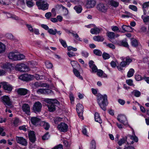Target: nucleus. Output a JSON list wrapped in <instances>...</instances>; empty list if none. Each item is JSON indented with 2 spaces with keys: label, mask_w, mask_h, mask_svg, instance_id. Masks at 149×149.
I'll return each mask as SVG.
<instances>
[{
  "label": "nucleus",
  "mask_w": 149,
  "mask_h": 149,
  "mask_svg": "<svg viewBox=\"0 0 149 149\" xmlns=\"http://www.w3.org/2000/svg\"><path fill=\"white\" fill-rule=\"evenodd\" d=\"M97 100V103L100 107L104 111H106V107L108 104L107 95L106 94L99 95Z\"/></svg>",
  "instance_id": "f257e3e1"
},
{
  "label": "nucleus",
  "mask_w": 149,
  "mask_h": 149,
  "mask_svg": "<svg viewBox=\"0 0 149 149\" xmlns=\"http://www.w3.org/2000/svg\"><path fill=\"white\" fill-rule=\"evenodd\" d=\"M132 61V59L128 56L122 59L120 65L117 66V68L119 71H122L123 70V68L125 67L126 66L129 65Z\"/></svg>",
  "instance_id": "f03ea898"
},
{
  "label": "nucleus",
  "mask_w": 149,
  "mask_h": 149,
  "mask_svg": "<svg viewBox=\"0 0 149 149\" xmlns=\"http://www.w3.org/2000/svg\"><path fill=\"white\" fill-rule=\"evenodd\" d=\"M36 5L39 9L45 10L48 9L49 4L44 0H39L36 2Z\"/></svg>",
  "instance_id": "7ed1b4c3"
},
{
  "label": "nucleus",
  "mask_w": 149,
  "mask_h": 149,
  "mask_svg": "<svg viewBox=\"0 0 149 149\" xmlns=\"http://www.w3.org/2000/svg\"><path fill=\"white\" fill-rule=\"evenodd\" d=\"M15 69L22 72H26L30 70V69L26 65L24 64H19L15 66Z\"/></svg>",
  "instance_id": "20e7f679"
},
{
  "label": "nucleus",
  "mask_w": 149,
  "mask_h": 149,
  "mask_svg": "<svg viewBox=\"0 0 149 149\" xmlns=\"http://www.w3.org/2000/svg\"><path fill=\"white\" fill-rule=\"evenodd\" d=\"M97 8L100 12L105 13L107 11L108 9V6L105 3H100L97 5Z\"/></svg>",
  "instance_id": "39448f33"
},
{
  "label": "nucleus",
  "mask_w": 149,
  "mask_h": 149,
  "mask_svg": "<svg viewBox=\"0 0 149 149\" xmlns=\"http://www.w3.org/2000/svg\"><path fill=\"white\" fill-rule=\"evenodd\" d=\"M2 101L5 105L12 107V102L10 101V99L8 96L4 95L1 97Z\"/></svg>",
  "instance_id": "423d86ee"
},
{
  "label": "nucleus",
  "mask_w": 149,
  "mask_h": 149,
  "mask_svg": "<svg viewBox=\"0 0 149 149\" xmlns=\"http://www.w3.org/2000/svg\"><path fill=\"white\" fill-rule=\"evenodd\" d=\"M84 107L81 104H78L76 105V110L79 118L81 119H84L83 114Z\"/></svg>",
  "instance_id": "0eeeda50"
},
{
  "label": "nucleus",
  "mask_w": 149,
  "mask_h": 149,
  "mask_svg": "<svg viewBox=\"0 0 149 149\" xmlns=\"http://www.w3.org/2000/svg\"><path fill=\"white\" fill-rule=\"evenodd\" d=\"M42 107L41 103L39 101L36 102L33 106V110L34 112L37 113L40 112Z\"/></svg>",
  "instance_id": "6e6552de"
},
{
  "label": "nucleus",
  "mask_w": 149,
  "mask_h": 149,
  "mask_svg": "<svg viewBox=\"0 0 149 149\" xmlns=\"http://www.w3.org/2000/svg\"><path fill=\"white\" fill-rule=\"evenodd\" d=\"M33 87L34 88H38L40 87H45L49 88V85L46 83H42L40 82H36L33 84Z\"/></svg>",
  "instance_id": "1a4fd4ad"
},
{
  "label": "nucleus",
  "mask_w": 149,
  "mask_h": 149,
  "mask_svg": "<svg viewBox=\"0 0 149 149\" xmlns=\"http://www.w3.org/2000/svg\"><path fill=\"white\" fill-rule=\"evenodd\" d=\"M16 140L17 142L22 145L26 146L27 145V141L26 139L22 137L16 136Z\"/></svg>",
  "instance_id": "9d476101"
},
{
  "label": "nucleus",
  "mask_w": 149,
  "mask_h": 149,
  "mask_svg": "<svg viewBox=\"0 0 149 149\" xmlns=\"http://www.w3.org/2000/svg\"><path fill=\"white\" fill-rule=\"evenodd\" d=\"M31 121L32 123L36 125H40V123L42 121L41 119L37 117H33L31 118Z\"/></svg>",
  "instance_id": "9b49d317"
},
{
  "label": "nucleus",
  "mask_w": 149,
  "mask_h": 149,
  "mask_svg": "<svg viewBox=\"0 0 149 149\" xmlns=\"http://www.w3.org/2000/svg\"><path fill=\"white\" fill-rule=\"evenodd\" d=\"M107 36L109 38V40L111 42L115 44L117 41L116 40H113V39H114L115 36V33L112 32H108L107 33Z\"/></svg>",
  "instance_id": "f8f14e48"
},
{
  "label": "nucleus",
  "mask_w": 149,
  "mask_h": 149,
  "mask_svg": "<svg viewBox=\"0 0 149 149\" xmlns=\"http://www.w3.org/2000/svg\"><path fill=\"white\" fill-rule=\"evenodd\" d=\"M68 127L67 125L65 123H61L58 126V129L63 132H66L67 131Z\"/></svg>",
  "instance_id": "ddd939ff"
},
{
  "label": "nucleus",
  "mask_w": 149,
  "mask_h": 149,
  "mask_svg": "<svg viewBox=\"0 0 149 149\" xmlns=\"http://www.w3.org/2000/svg\"><path fill=\"white\" fill-rule=\"evenodd\" d=\"M96 4L95 0H87L86 4V7L87 8H90L93 7Z\"/></svg>",
  "instance_id": "4468645a"
},
{
  "label": "nucleus",
  "mask_w": 149,
  "mask_h": 149,
  "mask_svg": "<svg viewBox=\"0 0 149 149\" xmlns=\"http://www.w3.org/2000/svg\"><path fill=\"white\" fill-rule=\"evenodd\" d=\"M23 111L27 115H29L30 112V107L29 105L27 104H24L22 107Z\"/></svg>",
  "instance_id": "2eb2a0df"
},
{
  "label": "nucleus",
  "mask_w": 149,
  "mask_h": 149,
  "mask_svg": "<svg viewBox=\"0 0 149 149\" xmlns=\"http://www.w3.org/2000/svg\"><path fill=\"white\" fill-rule=\"evenodd\" d=\"M117 119L120 122L123 123L124 125H126L127 123V118L125 116L123 115H119Z\"/></svg>",
  "instance_id": "dca6fc26"
},
{
  "label": "nucleus",
  "mask_w": 149,
  "mask_h": 149,
  "mask_svg": "<svg viewBox=\"0 0 149 149\" xmlns=\"http://www.w3.org/2000/svg\"><path fill=\"white\" fill-rule=\"evenodd\" d=\"M29 91L28 90L24 88H19L18 89L17 92L18 94L24 95L29 93Z\"/></svg>",
  "instance_id": "f3484780"
},
{
  "label": "nucleus",
  "mask_w": 149,
  "mask_h": 149,
  "mask_svg": "<svg viewBox=\"0 0 149 149\" xmlns=\"http://www.w3.org/2000/svg\"><path fill=\"white\" fill-rule=\"evenodd\" d=\"M116 42L115 44H116L122 46L126 47H129V45L126 40L117 41Z\"/></svg>",
  "instance_id": "a211bd4d"
},
{
  "label": "nucleus",
  "mask_w": 149,
  "mask_h": 149,
  "mask_svg": "<svg viewBox=\"0 0 149 149\" xmlns=\"http://www.w3.org/2000/svg\"><path fill=\"white\" fill-rule=\"evenodd\" d=\"M2 83L3 84V88L4 89L9 91H12L13 89V87L11 85L6 82H3Z\"/></svg>",
  "instance_id": "6ab92c4d"
},
{
  "label": "nucleus",
  "mask_w": 149,
  "mask_h": 149,
  "mask_svg": "<svg viewBox=\"0 0 149 149\" xmlns=\"http://www.w3.org/2000/svg\"><path fill=\"white\" fill-rule=\"evenodd\" d=\"M29 139L31 142L32 143H34L36 139L35 135L34 132L33 131H31L29 134Z\"/></svg>",
  "instance_id": "aec40b11"
},
{
  "label": "nucleus",
  "mask_w": 149,
  "mask_h": 149,
  "mask_svg": "<svg viewBox=\"0 0 149 149\" xmlns=\"http://www.w3.org/2000/svg\"><path fill=\"white\" fill-rule=\"evenodd\" d=\"M2 68L4 69H6L8 71H10L12 68V65L9 63H6L4 64L2 67Z\"/></svg>",
  "instance_id": "412c9836"
},
{
  "label": "nucleus",
  "mask_w": 149,
  "mask_h": 149,
  "mask_svg": "<svg viewBox=\"0 0 149 149\" xmlns=\"http://www.w3.org/2000/svg\"><path fill=\"white\" fill-rule=\"evenodd\" d=\"M44 101L47 103V104H50L53 103H56L59 104L60 103L57 100H54L53 99L46 98L44 100Z\"/></svg>",
  "instance_id": "4be33fe9"
},
{
  "label": "nucleus",
  "mask_w": 149,
  "mask_h": 149,
  "mask_svg": "<svg viewBox=\"0 0 149 149\" xmlns=\"http://www.w3.org/2000/svg\"><path fill=\"white\" fill-rule=\"evenodd\" d=\"M17 54H15L13 52L10 53L8 55V58L13 61H16L17 59Z\"/></svg>",
  "instance_id": "5701e85b"
},
{
  "label": "nucleus",
  "mask_w": 149,
  "mask_h": 149,
  "mask_svg": "<svg viewBox=\"0 0 149 149\" xmlns=\"http://www.w3.org/2000/svg\"><path fill=\"white\" fill-rule=\"evenodd\" d=\"M149 7V1L146 2L144 3L142 5V8L143 9V14L144 15H146V8H148Z\"/></svg>",
  "instance_id": "b1692460"
},
{
  "label": "nucleus",
  "mask_w": 149,
  "mask_h": 149,
  "mask_svg": "<svg viewBox=\"0 0 149 149\" xmlns=\"http://www.w3.org/2000/svg\"><path fill=\"white\" fill-rule=\"evenodd\" d=\"M55 103H53L50 104H47V106L48 107L49 111L51 112H53L56 110L55 106L54 105Z\"/></svg>",
  "instance_id": "393cba45"
},
{
  "label": "nucleus",
  "mask_w": 149,
  "mask_h": 149,
  "mask_svg": "<svg viewBox=\"0 0 149 149\" xmlns=\"http://www.w3.org/2000/svg\"><path fill=\"white\" fill-rule=\"evenodd\" d=\"M19 78L24 81H27L30 80V78L28 77L27 74H24L19 77Z\"/></svg>",
  "instance_id": "a878e982"
},
{
  "label": "nucleus",
  "mask_w": 149,
  "mask_h": 149,
  "mask_svg": "<svg viewBox=\"0 0 149 149\" xmlns=\"http://www.w3.org/2000/svg\"><path fill=\"white\" fill-rule=\"evenodd\" d=\"M131 43L133 47H136L139 45V42L138 40L135 39H132L131 40Z\"/></svg>",
  "instance_id": "bb28decb"
},
{
  "label": "nucleus",
  "mask_w": 149,
  "mask_h": 149,
  "mask_svg": "<svg viewBox=\"0 0 149 149\" xmlns=\"http://www.w3.org/2000/svg\"><path fill=\"white\" fill-rule=\"evenodd\" d=\"M40 125L43 126L44 128L46 130H48L50 127V125L48 123L43 121L41 122Z\"/></svg>",
  "instance_id": "cd10ccee"
},
{
  "label": "nucleus",
  "mask_w": 149,
  "mask_h": 149,
  "mask_svg": "<svg viewBox=\"0 0 149 149\" xmlns=\"http://www.w3.org/2000/svg\"><path fill=\"white\" fill-rule=\"evenodd\" d=\"M133 135H129L127 136L129 137L130 139L133 140L135 142H137L138 141V139L137 137L135 135L134 132L133 130Z\"/></svg>",
  "instance_id": "c85d7f7f"
},
{
  "label": "nucleus",
  "mask_w": 149,
  "mask_h": 149,
  "mask_svg": "<svg viewBox=\"0 0 149 149\" xmlns=\"http://www.w3.org/2000/svg\"><path fill=\"white\" fill-rule=\"evenodd\" d=\"M127 136H125L123 137L122 139H121L118 142V143L119 146H121L122 144L125 143L127 141Z\"/></svg>",
  "instance_id": "c756f323"
},
{
  "label": "nucleus",
  "mask_w": 149,
  "mask_h": 149,
  "mask_svg": "<svg viewBox=\"0 0 149 149\" xmlns=\"http://www.w3.org/2000/svg\"><path fill=\"white\" fill-rule=\"evenodd\" d=\"M95 121L100 123H102V120L100 117L99 114L97 113H95Z\"/></svg>",
  "instance_id": "7c9ffc66"
},
{
  "label": "nucleus",
  "mask_w": 149,
  "mask_h": 149,
  "mask_svg": "<svg viewBox=\"0 0 149 149\" xmlns=\"http://www.w3.org/2000/svg\"><path fill=\"white\" fill-rule=\"evenodd\" d=\"M100 32V29L97 27L93 29H91L90 31V32L92 34H97L99 33Z\"/></svg>",
  "instance_id": "2f4dec72"
},
{
  "label": "nucleus",
  "mask_w": 149,
  "mask_h": 149,
  "mask_svg": "<svg viewBox=\"0 0 149 149\" xmlns=\"http://www.w3.org/2000/svg\"><path fill=\"white\" fill-rule=\"evenodd\" d=\"M93 40L96 41L102 42L104 41V39L102 37L100 36H95L93 37Z\"/></svg>",
  "instance_id": "473e14b6"
},
{
  "label": "nucleus",
  "mask_w": 149,
  "mask_h": 149,
  "mask_svg": "<svg viewBox=\"0 0 149 149\" xmlns=\"http://www.w3.org/2000/svg\"><path fill=\"white\" fill-rule=\"evenodd\" d=\"M74 8L78 13H81L82 10V7L80 5L76 6L74 7Z\"/></svg>",
  "instance_id": "72a5a7b5"
},
{
  "label": "nucleus",
  "mask_w": 149,
  "mask_h": 149,
  "mask_svg": "<svg viewBox=\"0 0 149 149\" xmlns=\"http://www.w3.org/2000/svg\"><path fill=\"white\" fill-rule=\"evenodd\" d=\"M5 50V45L3 43L0 42V54L4 52Z\"/></svg>",
  "instance_id": "f704fd0d"
},
{
  "label": "nucleus",
  "mask_w": 149,
  "mask_h": 149,
  "mask_svg": "<svg viewBox=\"0 0 149 149\" xmlns=\"http://www.w3.org/2000/svg\"><path fill=\"white\" fill-rule=\"evenodd\" d=\"M110 4L111 6L116 8L118 6L119 3L113 0H111L110 2Z\"/></svg>",
  "instance_id": "c9c22d12"
},
{
  "label": "nucleus",
  "mask_w": 149,
  "mask_h": 149,
  "mask_svg": "<svg viewBox=\"0 0 149 149\" xmlns=\"http://www.w3.org/2000/svg\"><path fill=\"white\" fill-rule=\"evenodd\" d=\"M132 94L134 95L135 97H139L141 94V92L136 90H134L132 92Z\"/></svg>",
  "instance_id": "e433bc0d"
},
{
  "label": "nucleus",
  "mask_w": 149,
  "mask_h": 149,
  "mask_svg": "<svg viewBox=\"0 0 149 149\" xmlns=\"http://www.w3.org/2000/svg\"><path fill=\"white\" fill-rule=\"evenodd\" d=\"M134 72V70L133 68H131L127 72V76L128 77H132Z\"/></svg>",
  "instance_id": "4c0bfd02"
},
{
  "label": "nucleus",
  "mask_w": 149,
  "mask_h": 149,
  "mask_svg": "<svg viewBox=\"0 0 149 149\" xmlns=\"http://www.w3.org/2000/svg\"><path fill=\"white\" fill-rule=\"evenodd\" d=\"M73 72L74 74L76 77H79L80 78H81L82 79V77L80 76L79 72L74 68H73Z\"/></svg>",
  "instance_id": "58836bf2"
},
{
  "label": "nucleus",
  "mask_w": 149,
  "mask_h": 149,
  "mask_svg": "<svg viewBox=\"0 0 149 149\" xmlns=\"http://www.w3.org/2000/svg\"><path fill=\"white\" fill-rule=\"evenodd\" d=\"M57 30L54 29L53 30L52 29H49L48 31V32L50 34L53 35H55L56 33Z\"/></svg>",
  "instance_id": "ea45409f"
},
{
  "label": "nucleus",
  "mask_w": 149,
  "mask_h": 149,
  "mask_svg": "<svg viewBox=\"0 0 149 149\" xmlns=\"http://www.w3.org/2000/svg\"><path fill=\"white\" fill-rule=\"evenodd\" d=\"M93 53L95 55L99 56H101L102 54V52L98 49H95L93 50Z\"/></svg>",
  "instance_id": "a19ab883"
},
{
  "label": "nucleus",
  "mask_w": 149,
  "mask_h": 149,
  "mask_svg": "<svg viewBox=\"0 0 149 149\" xmlns=\"http://www.w3.org/2000/svg\"><path fill=\"white\" fill-rule=\"evenodd\" d=\"M50 135H49L48 132H46L42 137V139L43 140H48L49 138Z\"/></svg>",
  "instance_id": "79ce46f5"
},
{
  "label": "nucleus",
  "mask_w": 149,
  "mask_h": 149,
  "mask_svg": "<svg viewBox=\"0 0 149 149\" xmlns=\"http://www.w3.org/2000/svg\"><path fill=\"white\" fill-rule=\"evenodd\" d=\"M96 143L95 141L94 140H92L91 143V149H96Z\"/></svg>",
  "instance_id": "37998d69"
},
{
  "label": "nucleus",
  "mask_w": 149,
  "mask_h": 149,
  "mask_svg": "<svg viewBox=\"0 0 149 149\" xmlns=\"http://www.w3.org/2000/svg\"><path fill=\"white\" fill-rule=\"evenodd\" d=\"M26 3L27 6L29 8H31L33 7V3L31 1L26 0Z\"/></svg>",
  "instance_id": "c03bdc74"
},
{
  "label": "nucleus",
  "mask_w": 149,
  "mask_h": 149,
  "mask_svg": "<svg viewBox=\"0 0 149 149\" xmlns=\"http://www.w3.org/2000/svg\"><path fill=\"white\" fill-rule=\"evenodd\" d=\"M10 2V0H0V4L3 5H8Z\"/></svg>",
  "instance_id": "a18cd8bd"
},
{
  "label": "nucleus",
  "mask_w": 149,
  "mask_h": 149,
  "mask_svg": "<svg viewBox=\"0 0 149 149\" xmlns=\"http://www.w3.org/2000/svg\"><path fill=\"white\" fill-rule=\"evenodd\" d=\"M97 75L100 77H102L103 75V77H105V76L104 74H103V72L102 70H98L97 71ZM106 77H107V76L106 75Z\"/></svg>",
  "instance_id": "49530a36"
},
{
  "label": "nucleus",
  "mask_w": 149,
  "mask_h": 149,
  "mask_svg": "<svg viewBox=\"0 0 149 149\" xmlns=\"http://www.w3.org/2000/svg\"><path fill=\"white\" fill-rule=\"evenodd\" d=\"M17 60H20L24 59L25 56L22 54H17Z\"/></svg>",
  "instance_id": "de8ad7c7"
},
{
  "label": "nucleus",
  "mask_w": 149,
  "mask_h": 149,
  "mask_svg": "<svg viewBox=\"0 0 149 149\" xmlns=\"http://www.w3.org/2000/svg\"><path fill=\"white\" fill-rule=\"evenodd\" d=\"M102 56L103 58L105 60L108 59L110 58V55L106 53H104L102 54Z\"/></svg>",
  "instance_id": "09e8293b"
},
{
  "label": "nucleus",
  "mask_w": 149,
  "mask_h": 149,
  "mask_svg": "<svg viewBox=\"0 0 149 149\" xmlns=\"http://www.w3.org/2000/svg\"><path fill=\"white\" fill-rule=\"evenodd\" d=\"M59 40L62 45L64 47H67V45L65 41L63 40L62 39H59Z\"/></svg>",
  "instance_id": "8fccbe9b"
},
{
  "label": "nucleus",
  "mask_w": 149,
  "mask_h": 149,
  "mask_svg": "<svg viewBox=\"0 0 149 149\" xmlns=\"http://www.w3.org/2000/svg\"><path fill=\"white\" fill-rule=\"evenodd\" d=\"M81 54L83 56L86 58L88 57L89 56L88 53L85 51H82L81 52Z\"/></svg>",
  "instance_id": "3c124183"
},
{
  "label": "nucleus",
  "mask_w": 149,
  "mask_h": 149,
  "mask_svg": "<svg viewBox=\"0 0 149 149\" xmlns=\"http://www.w3.org/2000/svg\"><path fill=\"white\" fill-rule=\"evenodd\" d=\"M130 9L136 12L137 11V8L136 6L133 5H130L129 6Z\"/></svg>",
  "instance_id": "603ef678"
},
{
  "label": "nucleus",
  "mask_w": 149,
  "mask_h": 149,
  "mask_svg": "<svg viewBox=\"0 0 149 149\" xmlns=\"http://www.w3.org/2000/svg\"><path fill=\"white\" fill-rule=\"evenodd\" d=\"M45 88H40L36 91L38 94H45Z\"/></svg>",
  "instance_id": "864d4df0"
},
{
  "label": "nucleus",
  "mask_w": 149,
  "mask_h": 149,
  "mask_svg": "<svg viewBox=\"0 0 149 149\" xmlns=\"http://www.w3.org/2000/svg\"><path fill=\"white\" fill-rule=\"evenodd\" d=\"M45 64L48 68H51L53 67L52 64L49 61H47L45 62Z\"/></svg>",
  "instance_id": "5fc2aeb1"
},
{
  "label": "nucleus",
  "mask_w": 149,
  "mask_h": 149,
  "mask_svg": "<svg viewBox=\"0 0 149 149\" xmlns=\"http://www.w3.org/2000/svg\"><path fill=\"white\" fill-rule=\"evenodd\" d=\"M135 79L137 81H139L143 79V77L140 75H136L135 76Z\"/></svg>",
  "instance_id": "6e6d98bb"
},
{
  "label": "nucleus",
  "mask_w": 149,
  "mask_h": 149,
  "mask_svg": "<svg viewBox=\"0 0 149 149\" xmlns=\"http://www.w3.org/2000/svg\"><path fill=\"white\" fill-rule=\"evenodd\" d=\"M111 29L114 32H120V31L119 30V28L118 26H111Z\"/></svg>",
  "instance_id": "4d7b16f0"
},
{
  "label": "nucleus",
  "mask_w": 149,
  "mask_h": 149,
  "mask_svg": "<svg viewBox=\"0 0 149 149\" xmlns=\"http://www.w3.org/2000/svg\"><path fill=\"white\" fill-rule=\"evenodd\" d=\"M133 82L132 80L131 79L127 80L126 81V83L130 86H134Z\"/></svg>",
  "instance_id": "13d9d810"
},
{
  "label": "nucleus",
  "mask_w": 149,
  "mask_h": 149,
  "mask_svg": "<svg viewBox=\"0 0 149 149\" xmlns=\"http://www.w3.org/2000/svg\"><path fill=\"white\" fill-rule=\"evenodd\" d=\"M45 94H53V91L52 90L48 89L45 88Z\"/></svg>",
  "instance_id": "bf43d9fd"
},
{
  "label": "nucleus",
  "mask_w": 149,
  "mask_h": 149,
  "mask_svg": "<svg viewBox=\"0 0 149 149\" xmlns=\"http://www.w3.org/2000/svg\"><path fill=\"white\" fill-rule=\"evenodd\" d=\"M141 18L144 22H147L149 21V16H147L146 17H144L143 15H142Z\"/></svg>",
  "instance_id": "052dcab7"
},
{
  "label": "nucleus",
  "mask_w": 149,
  "mask_h": 149,
  "mask_svg": "<svg viewBox=\"0 0 149 149\" xmlns=\"http://www.w3.org/2000/svg\"><path fill=\"white\" fill-rule=\"evenodd\" d=\"M52 16L51 13L50 12H47L45 13V16L46 18L49 19Z\"/></svg>",
  "instance_id": "680f3d73"
},
{
  "label": "nucleus",
  "mask_w": 149,
  "mask_h": 149,
  "mask_svg": "<svg viewBox=\"0 0 149 149\" xmlns=\"http://www.w3.org/2000/svg\"><path fill=\"white\" fill-rule=\"evenodd\" d=\"M72 35L74 36L75 38L77 40L79 41H81V38L79 37V35L77 33H72Z\"/></svg>",
  "instance_id": "e2e57ef3"
},
{
  "label": "nucleus",
  "mask_w": 149,
  "mask_h": 149,
  "mask_svg": "<svg viewBox=\"0 0 149 149\" xmlns=\"http://www.w3.org/2000/svg\"><path fill=\"white\" fill-rule=\"evenodd\" d=\"M68 50L69 51H70L71 50L76 51L77 50V49L76 48H74L72 46H70L68 47Z\"/></svg>",
  "instance_id": "0e129e2a"
},
{
  "label": "nucleus",
  "mask_w": 149,
  "mask_h": 149,
  "mask_svg": "<svg viewBox=\"0 0 149 149\" xmlns=\"http://www.w3.org/2000/svg\"><path fill=\"white\" fill-rule=\"evenodd\" d=\"M68 56L70 57H71L75 56V54L72 52L69 51L67 54Z\"/></svg>",
  "instance_id": "69168bd1"
},
{
  "label": "nucleus",
  "mask_w": 149,
  "mask_h": 149,
  "mask_svg": "<svg viewBox=\"0 0 149 149\" xmlns=\"http://www.w3.org/2000/svg\"><path fill=\"white\" fill-rule=\"evenodd\" d=\"M19 129L20 130H23L25 132L27 131V128H26V125H25L19 126Z\"/></svg>",
  "instance_id": "338daca9"
},
{
  "label": "nucleus",
  "mask_w": 149,
  "mask_h": 149,
  "mask_svg": "<svg viewBox=\"0 0 149 149\" xmlns=\"http://www.w3.org/2000/svg\"><path fill=\"white\" fill-rule=\"evenodd\" d=\"M26 26L28 29L31 32H33L34 29L32 28V26L30 25L27 24Z\"/></svg>",
  "instance_id": "774afa93"
}]
</instances>
